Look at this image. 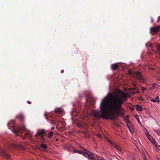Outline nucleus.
<instances>
[{
    "label": "nucleus",
    "mask_w": 160,
    "mask_h": 160,
    "mask_svg": "<svg viewBox=\"0 0 160 160\" xmlns=\"http://www.w3.org/2000/svg\"><path fill=\"white\" fill-rule=\"evenodd\" d=\"M151 69L152 70H154V69L152 68Z\"/></svg>",
    "instance_id": "obj_39"
},
{
    "label": "nucleus",
    "mask_w": 160,
    "mask_h": 160,
    "mask_svg": "<svg viewBox=\"0 0 160 160\" xmlns=\"http://www.w3.org/2000/svg\"><path fill=\"white\" fill-rule=\"evenodd\" d=\"M53 133V132H50L48 134V137L49 138H51L52 136V135Z\"/></svg>",
    "instance_id": "obj_22"
},
{
    "label": "nucleus",
    "mask_w": 160,
    "mask_h": 160,
    "mask_svg": "<svg viewBox=\"0 0 160 160\" xmlns=\"http://www.w3.org/2000/svg\"><path fill=\"white\" fill-rule=\"evenodd\" d=\"M19 146L16 144L12 143L9 145L8 148L11 149L13 148H17Z\"/></svg>",
    "instance_id": "obj_13"
},
{
    "label": "nucleus",
    "mask_w": 160,
    "mask_h": 160,
    "mask_svg": "<svg viewBox=\"0 0 160 160\" xmlns=\"http://www.w3.org/2000/svg\"><path fill=\"white\" fill-rule=\"evenodd\" d=\"M112 69L113 70H117L118 68V65L117 64H114L112 65Z\"/></svg>",
    "instance_id": "obj_15"
},
{
    "label": "nucleus",
    "mask_w": 160,
    "mask_h": 160,
    "mask_svg": "<svg viewBox=\"0 0 160 160\" xmlns=\"http://www.w3.org/2000/svg\"><path fill=\"white\" fill-rule=\"evenodd\" d=\"M157 80H158L159 81H160V79H158V78H157Z\"/></svg>",
    "instance_id": "obj_38"
},
{
    "label": "nucleus",
    "mask_w": 160,
    "mask_h": 160,
    "mask_svg": "<svg viewBox=\"0 0 160 160\" xmlns=\"http://www.w3.org/2000/svg\"><path fill=\"white\" fill-rule=\"evenodd\" d=\"M54 128H54V127H52L51 128V130L52 131L53 130H54Z\"/></svg>",
    "instance_id": "obj_30"
},
{
    "label": "nucleus",
    "mask_w": 160,
    "mask_h": 160,
    "mask_svg": "<svg viewBox=\"0 0 160 160\" xmlns=\"http://www.w3.org/2000/svg\"><path fill=\"white\" fill-rule=\"evenodd\" d=\"M156 51H155L154 50L152 49L153 52L152 53L150 52H148V54H158L160 57V45L159 44H157L156 45Z\"/></svg>",
    "instance_id": "obj_8"
},
{
    "label": "nucleus",
    "mask_w": 160,
    "mask_h": 160,
    "mask_svg": "<svg viewBox=\"0 0 160 160\" xmlns=\"http://www.w3.org/2000/svg\"><path fill=\"white\" fill-rule=\"evenodd\" d=\"M154 131L158 135L160 136V129H154Z\"/></svg>",
    "instance_id": "obj_17"
},
{
    "label": "nucleus",
    "mask_w": 160,
    "mask_h": 160,
    "mask_svg": "<svg viewBox=\"0 0 160 160\" xmlns=\"http://www.w3.org/2000/svg\"><path fill=\"white\" fill-rule=\"evenodd\" d=\"M138 122L139 123H141L140 122V120L139 119L138 120Z\"/></svg>",
    "instance_id": "obj_37"
},
{
    "label": "nucleus",
    "mask_w": 160,
    "mask_h": 160,
    "mask_svg": "<svg viewBox=\"0 0 160 160\" xmlns=\"http://www.w3.org/2000/svg\"><path fill=\"white\" fill-rule=\"evenodd\" d=\"M73 107H74L76 106V104H75V103H73Z\"/></svg>",
    "instance_id": "obj_34"
},
{
    "label": "nucleus",
    "mask_w": 160,
    "mask_h": 160,
    "mask_svg": "<svg viewBox=\"0 0 160 160\" xmlns=\"http://www.w3.org/2000/svg\"><path fill=\"white\" fill-rule=\"evenodd\" d=\"M108 98H112L115 103L117 104L118 108L116 111L113 112V115L110 114V119L112 120L115 119V115L118 114L120 115H122L124 114L123 111H122V105L124 101H126L127 100V95L123 91L118 90L114 93H109L108 94Z\"/></svg>",
    "instance_id": "obj_2"
},
{
    "label": "nucleus",
    "mask_w": 160,
    "mask_h": 160,
    "mask_svg": "<svg viewBox=\"0 0 160 160\" xmlns=\"http://www.w3.org/2000/svg\"><path fill=\"white\" fill-rule=\"evenodd\" d=\"M55 112L57 113H60L61 112V111L60 109H58L55 110Z\"/></svg>",
    "instance_id": "obj_24"
},
{
    "label": "nucleus",
    "mask_w": 160,
    "mask_h": 160,
    "mask_svg": "<svg viewBox=\"0 0 160 160\" xmlns=\"http://www.w3.org/2000/svg\"><path fill=\"white\" fill-rule=\"evenodd\" d=\"M142 158H143V160H147L144 154H143Z\"/></svg>",
    "instance_id": "obj_26"
},
{
    "label": "nucleus",
    "mask_w": 160,
    "mask_h": 160,
    "mask_svg": "<svg viewBox=\"0 0 160 160\" xmlns=\"http://www.w3.org/2000/svg\"><path fill=\"white\" fill-rule=\"evenodd\" d=\"M15 123L14 121H12L9 123L8 124L9 125L10 124L12 125L14 129L13 132L17 134V135L21 136L23 139L28 138V139H30L32 138V133L30 131L27 129L24 125L23 124L21 127H18L16 129L14 127Z\"/></svg>",
    "instance_id": "obj_3"
},
{
    "label": "nucleus",
    "mask_w": 160,
    "mask_h": 160,
    "mask_svg": "<svg viewBox=\"0 0 160 160\" xmlns=\"http://www.w3.org/2000/svg\"><path fill=\"white\" fill-rule=\"evenodd\" d=\"M95 155L91 152L87 150L86 151L83 152V155L85 157L88 158L90 159L94 160V155Z\"/></svg>",
    "instance_id": "obj_6"
},
{
    "label": "nucleus",
    "mask_w": 160,
    "mask_h": 160,
    "mask_svg": "<svg viewBox=\"0 0 160 160\" xmlns=\"http://www.w3.org/2000/svg\"><path fill=\"white\" fill-rule=\"evenodd\" d=\"M151 101L152 102L159 103L160 102V100H159V97L158 96L156 97L155 99H152L151 100Z\"/></svg>",
    "instance_id": "obj_14"
},
{
    "label": "nucleus",
    "mask_w": 160,
    "mask_h": 160,
    "mask_svg": "<svg viewBox=\"0 0 160 160\" xmlns=\"http://www.w3.org/2000/svg\"><path fill=\"white\" fill-rule=\"evenodd\" d=\"M146 89H147L146 88H144V87H142L141 89V90H142V91L143 92H144V91L145 90H146Z\"/></svg>",
    "instance_id": "obj_27"
},
{
    "label": "nucleus",
    "mask_w": 160,
    "mask_h": 160,
    "mask_svg": "<svg viewBox=\"0 0 160 160\" xmlns=\"http://www.w3.org/2000/svg\"><path fill=\"white\" fill-rule=\"evenodd\" d=\"M157 146L158 147V148L160 149V150H159L158 151V152H159V151H160V145H158V146L157 145Z\"/></svg>",
    "instance_id": "obj_31"
},
{
    "label": "nucleus",
    "mask_w": 160,
    "mask_h": 160,
    "mask_svg": "<svg viewBox=\"0 0 160 160\" xmlns=\"http://www.w3.org/2000/svg\"><path fill=\"white\" fill-rule=\"evenodd\" d=\"M134 77L136 79L142 83H144L146 80L140 72H136L134 75Z\"/></svg>",
    "instance_id": "obj_5"
},
{
    "label": "nucleus",
    "mask_w": 160,
    "mask_h": 160,
    "mask_svg": "<svg viewBox=\"0 0 160 160\" xmlns=\"http://www.w3.org/2000/svg\"><path fill=\"white\" fill-rule=\"evenodd\" d=\"M28 104H31V102L30 101H27V102Z\"/></svg>",
    "instance_id": "obj_32"
},
{
    "label": "nucleus",
    "mask_w": 160,
    "mask_h": 160,
    "mask_svg": "<svg viewBox=\"0 0 160 160\" xmlns=\"http://www.w3.org/2000/svg\"><path fill=\"white\" fill-rule=\"evenodd\" d=\"M134 84V85H134V86H135V85H134V84Z\"/></svg>",
    "instance_id": "obj_40"
},
{
    "label": "nucleus",
    "mask_w": 160,
    "mask_h": 160,
    "mask_svg": "<svg viewBox=\"0 0 160 160\" xmlns=\"http://www.w3.org/2000/svg\"><path fill=\"white\" fill-rule=\"evenodd\" d=\"M44 116H45V117H46V119H47V117L46 114H44Z\"/></svg>",
    "instance_id": "obj_35"
},
{
    "label": "nucleus",
    "mask_w": 160,
    "mask_h": 160,
    "mask_svg": "<svg viewBox=\"0 0 160 160\" xmlns=\"http://www.w3.org/2000/svg\"><path fill=\"white\" fill-rule=\"evenodd\" d=\"M127 126L130 132L132 133L134 132V130L133 127L131 125V122L129 120H127L126 121Z\"/></svg>",
    "instance_id": "obj_9"
},
{
    "label": "nucleus",
    "mask_w": 160,
    "mask_h": 160,
    "mask_svg": "<svg viewBox=\"0 0 160 160\" xmlns=\"http://www.w3.org/2000/svg\"><path fill=\"white\" fill-rule=\"evenodd\" d=\"M63 72H64V70H62L61 71V73H63Z\"/></svg>",
    "instance_id": "obj_36"
},
{
    "label": "nucleus",
    "mask_w": 160,
    "mask_h": 160,
    "mask_svg": "<svg viewBox=\"0 0 160 160\" xmlns=\"http://www.w3.org/2000/svg\"><path fill=\"white\" fill-rule=\"evenodd\" d=\"M17 117L21 121H23L24 119L23 116L22 115H19L17 116Z\"/></svg>",
    "instance_id": "obj_18"
},
{
    "label": "nucleus",
    "mask_w": 160,
    "mask_h": 160,
    "mask_svg": "<svg viewBox=\"0 0 160 160\" xmlns=\"http://www.w3.org/2000/svg\"><path fill=\"white\" fill-rule=\"evenodd\" d=\"M150 47L151 48L152 47V44H150Z\"/></svg>",
    "instance_id": "obj_33"
},
{
    "label": "nucleus",
    "mask_w": 160,
    "mask_h": 160,
    "mask_svg": "<svg viewBox=\"0 0 160 160\" xmlns=\"http://www.w3.org/2000/svg\"><path fill=\"white\" fill-rule=\"evenodd\" d=\"M151 142H152V144L155 146L156 150L157 151H158L160 149L158 148L157 145V144L156 142L154 139L153 138H152V140H151Z\"/></svg>",
    "instance_id": "obj_12"
},
{
    "label": "nucleus",
    "mask_w": 160,
    "mask_h": 160,
    "mask_svg": "<svg viewBox=\"0 0 160 160\" xmlns=\"http://www.w3.org/2000/svg\"><path fill=\"white\" fill-rule=\"evenodd\" d=\"M108 141L110 145L111 146L118 150L121 152H122V149L119 146L116 145V144L111 141L109 139H108Z\"/></svg>",
    "instance_id": "obj_7"
},
{
    "label": "nucleus",
    "mask_w": 160,
    "mask_h": 160,
    "mask_svg": "<svg viewBox=\"0 0 160 160\" xmlns=\"http://www.w3.org/2000/svg\"><path fill=\"white\" fill-rule=\"evenodd\" d=\"M40 146L41 147L44 149H46L47 148V145L44 144H41L40 145Z\"/></svg>",
    "instance_id": "obj_23"
},
{
    "label": "nucleus",
    "mask_w": 160,
    "mask_h": 160,
    "mask_svg": "<svg viewBox=\"0 0 160 160\" xmlns=\"http://www.w3.org/2000/svg\"><path fill=\"white\" fill-rule=\"evenodd\" d=\"M111 99L108 98V94L102 100L100 106V111H92V114L94 120L98 121L101 118L110 119L109 114L113 115V112L118 108L117 104Z\"/></svg>",
    "instance_id": "obj_1"
},
{
    "label": "nucleus",
    "mask_w": 160,
    "mask_h": 160,
    "mask_svg": "<svg viewBox=\"0 0 160 160\" xmlns=\"http://www.w3.org/2000/svg\"><path fill=\"white\" fill-rule=\"evenodd\" d=\"M80 147L81 148H82V149H83V150L85 151V152H86V151L87 150H86V149H85V148H83V147H82V146H80Z\"/></svg>",
    "instance_id": "obj_29"
},
{
    "label": "nucleus",
    "mask_w": 160,
    "mask_h": 160,
    "mask_svg": "<svg viewBox=\"0 0 160 160\" xmlns=\"http://www.w3.org/2000/svg\"><path fill=\"white\" fill-rule=\"evenodd\" d=\"M96 156L98 160H105L103 158L101 157L99 155H96Z\"/></svg>",
    "instance_id": "obj_21"
},
{
    "label": "nucleus",
    "mask_w": 160,
    "mask_h": 160,
    "mask_svg": "<svg viewBox=\"0 0 160 160\" xmlns=\"http://www.w3.org/2000/svg\"><path fill=\"white\" fill-rule=\"evenodd\" d=\"M146 135L147 136L148 138L151 141V140H152V138H153L151 136L149 133H148L147 134L146 133Z\"/></svg>",
    "instance_id": "obj_20"
},
{
    "label": "nucleus",
    "mask_w": 160,
    "mask_h": 160,
    "mask_svg": "<svg viewBox=\"0 0 160 160\" xmlns=\"http://www.w3.org/2000/svg\"><path fill=\"white\" fill-rule=\"evenodd\" d=\"M136 110L139 111H142V108L139 105L137 104L136 105Z\"/></svg>",
    "instance_id": "obj_16"
},
{
    "label": "nucleus",
    "mask_w": 160,
    "mask_h": 160,
    "mask_svg": "<svg viewBox=\"0 0 160 160\" xmlns=\"http://www.w3.org/2000/svg\"><path fill=\"white\" fill-rule=\"evenodd\" d=\"M130 117V116L129 115H128L126 116V118L127 119L126 120V121L127 120H128V119Z\"/></svg>",
    "instance_id": "obj_28"
},
{
    "label": "nucleus",
    "mask_w": 160,
    "mask_h": 160,
    "mask_svg": "<svg viewBox=\"0 0 160 160\" xmlns=\"http://www.w3.org/2000/svg\"><path fill=\"white\" fill-rule=\"evenodd\" d=\"M50 122L53 125L55 124L56 122V121L54 120H50Z\"/></svg>",
    "instance_id": "obj_25"
},
{
    "label": "nucleus",
    "mask_w": 160,
    "mask_h": 160,
    "mask_svg": "<svg viewBox=\"0 0 160 160\" xmlns=\"http://www.w3.org/2000/svg\"><path fill=\"white\" fill-rule=\"evenodd\" d=\"M73 151L75 153H78L80 154H82L83 155V152H85L80 151H78V150H74Z\"/></svg>",
    "instance_id": "obj_19"
},
{
    "label": "nucleus",
    "mask_w": 160,
    "mask_h": 160,
    "mask_svg": "<svg viewBox=\"0 0 160 160\" xmlns=\"http://www.w3.org/2000/svg\"><path fill=\"white\" fill-rule=\"evenodd\" d=\"M45 136H46L47 135L45 133V131L43 129L38 130L35 135V136L36 137H40L41 140L43 142L45 140Z\"/></svg>",
    "instance_id": "obj_4"
},
{
    "label": "nucleus",
    "mask_w": 160,
    "mask_h": 160,
    "mask_svg": "<svg viewBox=\"0 0 160 160\" xmlns=\"http://www.w3.org/2000/svg\"><path fill=\"white\" fill-rule=\"evenodd\" d=\"M0 154L7 159L9 158L10 157V156L6 153L5 151H0Z\"/></svg>",
    "instance_id": "obj_11"
},
{
    "label": "nucleus",
    "mask_w": 160,
    "mask_h": 160,
    "mask_svg": "<svg viewBox=\"0 0 160 160\" xmlns=\"http://www.w3.org/2000/svg\"><path fill=\"white\" fill-rule=\"evenodd\" d=\"M150 31L154 33L160 31V26L158 25L150 28Z\"/></svg>",
    "instance_id": "obj_10"
}]
</instances>
